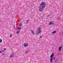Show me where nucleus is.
<instances>
[{
	"label": "nucleus",
	"instance_id": "nucleus-8",
	"mask_svg": "<svg viewBox=\"0 0 63 63\" xmlns=\"http://www.w3.org/2000/svg\"><path fill=\"white\" fill-rule=\"evenodd\" d=\"M56 31H55L52 32V34H55V33H56Z\"/></svg>",
	"mask_w": 63,
	"mask_h": 63
},
{
	"label": "nucleus",
	"instance_id": "nucleus-14",
	"mask_svg": "<svg viewBox=\"0 0 63 63\" xmlns=\"http://www.w3.org/2000/svg\"><path fill=\"white\" fill-rule=\"evenodd\" d=\"M18 25L20 27H21V24H19Z\"/></svg>",
	"mask_w": 63,
	"mask_h": 63
},
{
	"label": "nucleus",
	"instance_id": "nucleus-13",
	"mask_svg": "<svg viewBox=\"0 0 63 63\" xmlns=\"http://www.w3.org/2000/svg\"><path fill=\"white\" fill-rule=\"evenodd\" d=\"M5 14H7V11H5Z\"/></svg>",
	"mask_w": 63,
	"mask_h": 63
},
{
	"label": "nucleus",
	"instance_id": "nucleus-9",
	"mask_svg": "<svg viewBox=\"0 0 63 63\" xmlns=\"http://www.w3.org/2000/svg\"><path fill=\"white\" fill-rule=\"evenodd\" d=\"M31 31L32 34H34V32L33 31V30H31Z\"/></svg>",
	"mask_w": 63,
	"mask_h": 63
},
{
	"label": "nucleus",
	"instance_id": "nucleus-24",
	"mask_svg": "<svg viewBox=\"0 0 63 63\" xmlns=\"http://www.w3.org/2000/svg\"><path fill=\"white\" fill-rule=\"evenodd\" d=\"M10 37H12V35L10 34Z\"/></svg>",
	"mask_w": 63,
	"mask_h": 63
},
{
	"label": "nucleus",
	"instance_id": "nucleus-2",
	"mask_svg": "<svg viewBox=\"0 0 63 63\" xmlns=\"http://www.w3.org/2000/svg\"><path fill=\"white\" fill-rule=\"evenodd\" d=\"M49 24L50 25H51V24H52L53 25H54V22L53 21H52V22L50 21L49 22Z\"/></svg>",
	"mask_w": 63,
	"mask_h": 63
},
{
	"label": "nucleus",
	"instance_id": "nucleus-25",
	"mask_svg": "<svg viewBox=\"0 0 63 63\" xmlns=\"http://www.w3.org/2000/svg\"><path fill=\"white\" fill-rule=\"evenodd\" d=\"M4 50H6V48H4Z\"/></svg>",
	"mask_w": 63,
	"mask_h": 63
},
{
	"label": "nucleus",
	"instance_id": "nucleus-18",
	"mask_svg": "<svg viewBox=\"0 0 63 63\" xmlns=\"http://www.w3.org/2000/svg\"><path fill=\"white\" fill-rule=\"evenodd\" d=\"M60 19V17H59L58 18V20H59Z\"/></svg>",
	"mask_w": 63,
	"mask_h": 63
},
{
	"label": "nucleus",
	"instance_id": "nucleus-28",
	"mask_svg": "<svg viewBox=\"0 0 63 63\" xmlns=\"http://www.w3.org/2000/svg\"><path fill=\"white\" fill-rule=\"evenodd\" d=\"M2 52L1 51H0V53H2Z\"/></svg>",
	"mask_w": 63,
	"mask_h": 63
},
{
	"label": "nucleus",
	"instance_id": "nucleus-23",
	"mask_svg": "<svg viewBox=\"0 0 63 63\" xmlns=\"http://www.w3.org/2000/svg\"><path fill=\"white\" fill-rule=\"evenodd\" d=\"M42 37H43V36H40V38H42Z\"/></svg>",
	"mask_w": 63,
	"mask_h": 63
},
{
	"label": "nucleus",
	"instance_id": "nucleus-16",
	"mask_svg": "<svg viewBox=\"0 0 63 63\" xmlns=\"http://www.w3.org/2000/svg\"><path fill=\"white\" fill-rule=\"evenodd\" d=\"M29 19H28L27 20V22H29Z\"/></svg>",
	"mask_w": 63,
	"mask_h": 63
},
{
	"label": "nucleus",
	"instance_id": "nucleus-3",
	"mask_svg": "<svg viewBox=\"0 0 63 63\" xmlns=\"http://www.w3.org/2000/svg\"><path fill=\"white\" fill-rule=\"evenodd\" d=\"M15 55V54L14 53H12V54H11L10 55V58H11V57L13 58L14 57V56Z\"/></svg>",
	"mask_w": 63,
	"mask_h": 63
},
{
	"label": "nucleus",
	"instance_id": "nucleus-29",
	"mask_svg": "<svg viewBox=\"0 0 63 63\" xmlns=\"http://www.w3.org/2000/svg\"><path fill=\"white\" fill-rule=\"evenodd\" d=\"M62 35H63V33H62Z\"/></svg>",
	"mask_w": 63,
	"mask_h": 63
},
{
	"label": "nucleus",
	"instance_id": "nucleus-30",
	"mask_svg": "<svg viewBox=\"0 0 63 63\" xmlns=\"http://www.w3.org/2000/svg\"><path fill=\"white\" fill-rule=\"evenodd\" d=\"M3 55H4V54L3 53Z\"/></svg>",
	"mask_w": 63,
	"mask_h": 63
},
{
	"label": "nucleus",
	"instance_id": "nucleus-26",
	"mask_svg": "<svg viewBox=\"0 0 63 63\" xmlns=\"http://www.w3.org/2000/svg\"><path fill=\"white\" fill-rule=\"evenodd\" d=\"M28 51H27L26 52V53H28Z\"/></svg>",
	"mask_w": 63,
	"mask_h": 63
},
{
	"label": "nucleus",
	"instance_id": "nucleus-31",
	"mask_svg": "<svg viewBox=\"0 0 63 63\" xmlns=\"http://www.w3.org/2000/svg\"><path fill=\"white\" fill-rule=\"evenodd\" d=\"M40 15H41V14H40Z\"/></svg>",
	"mask_w": 63,
	"mask_h": 63
},
{
	"label": "nucleus",
	"instance_id": "nucleus-21",
	"mask_svg": "<svg viewBox=\"0 0 63 63\" xmlns=\"http://www.w3.org/2000/svg\"><path fill=\"white\" fill-rule=\"evenodd\" d=\"M42 32V31L41 30H40V33H41V32Z\"/></svg>",
	"mask_w": 63,
	"mask_h": 63
},
{
	"label": "nucleus",
	"instance_id": "nucleus-11",
	"mask_svg": "<svg viewBox=\"0 0 63 63\" xmlns=\"http://www.w3.org/2000/svg\"><path fill=\"white\" fill-rule=\"evenodd\" d=\"M2 39H0V43H2Z\"/></svg>",
	"mask_w": 63,
	"mask_h": 63
},
{
	"label": "nucleus",
	"instance_id": "nucleus-10",
	"mask_svg": "<svg viewBox=\"0 0 63 63\" xmlns=\"http://www.w3.org/2000/svg\"><path fill=\"white\" fill-rule=\"evenodd\" d=\"M50 62H52V60H53L52 59H50Z\"/></svg>",
	"mask_w": 63,
	"mask_h": 63
},
{
	"label": "nucleus",
	"instance_id": "nucleus-17",
	"mask_svg": "<svg viewBox=\"0 0 63 63\" xmlns=\"http://www.w3.org/2000/svg\"><path fill=\"white\" fill-rule=\"evenodd\" d=\"M58 55H60V53H59L58 54Z\"/></svg>",
	"mask_w": 63,
	"mask_h": 63
},
{
	"label": "nucleus",
	"instance_id": "nucleus-27",
	"mask_svg": "<svg viewBox=\"0 0 63 63\" xmlns=\"http://www.w3.org/2000/svg\"><path fill=\"white\" fill-rule=\"evenodd\" d=\"M50 59H53V58L52 57Z\"/></svg>",
	"mask_w": 63,
	"mask_h": 63
},
{
	"label": "nucleus",
	"instance_id": "nucleus-20",
	"mask_svg": "<svg viewBox=\"0 0 63 63\" xmlns=\"http://www.w3.org/2000/svg\"><path fill=\"white\" fill-rule=\"evenodd\" d=\"M55 57H54V58H53V59L54 60H55Z\"/></svg>",
	"mask_w": 63,
	"mask_h": 63
},
{
	"label": "nucleus",
	"instance_id": "nucleus-6",
	"mask_svg": "<svg viewBox=\"0 0 63 63\" xmlns=\"http://www.w3.org/2000/svg\"><path fill=\"white\" fill-rule=\"evenodd\" d=\"M39 33H40V29H38V31L36 33V34L38 35Z\"/></svg>",
	"mask_w": 63,
	"mask_h": 63
},
{
	"label": "nucleus",
	"instance_id": "nucleus-12",
	"mask_svg": "<svg viewBox=\"0 0 63 63\" xmlns=\"http://www.w3.org/2000/svg\"><path fill=\"white\" fill-rule=\"evenodd\" d=\"M41 28H42V26L40 25V30H41Z\"/></svg>",
	"mask_w": 63,
	"mask_h": 63
},
{
	"label": "nucleus",
	"instance_id": "nucleus-5",
	"mask_svg": "<svg viewBox=\"0 0 63 63\" xmlns=\"http://www.w3.org/2000/svg\"><path fill=\"white\" fill-rule=\"evenodd\" d=\"M54 56V53H52V54L50 56V58H52V57H53Z\"/></svg>",
	"mask_w": 63,
	"mask_h": 63
},
{
	"label": "nucleus",
	"instance_id": "nucleus-4",
	"mask_svg": "<svg viewBox=\"0 0 63 63\" xmlns=\"http://www.w3.org/2000/svg\"><path fill=\"white\" fill-rule=\"evenodd\" d=\"M28 44H27V43H25L23 45L24 46V47H26L28 46Z\"/></svg>",
	"mask_w": 63,
	"mask_h": 63
},
{
	"label": "nucleus",
	"instance_id": "nucleus-19",
	"mask_svg": "<svg viewBox=\"0 0 63 63\" xmlns=\"http://www.w3.org/2000/svg\"><path fill=\"white\" fill-rule=\"evenodd\" d=\"M19 32H17V34H18V33H19Z\"/></svg>",
	"mask_w": 63,
	"mask_h": 63
},
{
	"label": "nucleus",
	"instance_id": "nucleus-1",
	"mask_svg": "<svg viewBox=\"0 0 63 63\" xmlns=\"http://www.w3.org/2000/svg\"><path fill=\"white\" fill-rule=\"evenodd\" d=\"M46 2L44 1V2H42L40 4V6H41V7L42 8H41L40 9V12H42L43 11V9H44L46 7Z\"/></svg>",
	"mask_w": 63,
	"mask_h": 63
},
{
	"label": "nucleus",
	"instance_id": "nucleus-7",
	"mask_svg": "<svg viewBox=\"0 0 63 63\" xmlns=\"http://www.w3.org/2000/svg\"><path fill=\"white\" fill-rule=\"evenodd\" d=\"M62 48V47L61 46H60L59 47V51H60L61 50V49Z\"/></svg>",
	"mask_w": 63,
	"mask_h": 63
},
{
	"label": "nucleus",
	"instance_id": "nucleus-15",
	"mask_svg": "<svg viewBox=\"0 0 63 63\" xmlns=\"http://www.w3.org/2000/svg\"><path fill=\"white\" fill-rule=\"evenodd\" d=\"M17 29L18 30L20 29H21V27H20L19 28H17Z\"/></svg>",
	"mask_w": 63,
	"mask_h": 63
},
{
	"label": "nucleus",
	"instance_id": "nucleus-22",
	"mask_svg": "<svg viewBox=\"0 0 63 63\" xmlns=\"http://www.w3.org/2000/svg\"><path fill=\"white\" fill-rule=\"evenodd\" d=\"M50 16V15H48L47 16V17H49V16Z\"/></svg>",
	"mask_w": 63,
	"mask_h": 63
}]
</instances>
